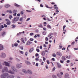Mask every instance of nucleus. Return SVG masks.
<instances>
[{"instance_id": "obj_35", "label": "nucleus", "mask_w": 78, "mask_h": 78, "mask_svg": "<svg viewBox=\"0 0 78 78\" xmlns=\"http://www.w3.org/2000/svg\"><path fill=\"white\" fill-rule=\"evenodd\" d=\"M64 61H63L62 60H60V62H61V63L62 64H63V63H64Z\"/></svg>"}, {"instance_id": "obj_31", "label": "nucleus", "mask_w": 78, "mask_h": 78, "mask_svg": "<svg viewBox=\"0 0 78 78\" xmlns=\"http://www.w3.org/2000/svg\"><path fill=\"white\" fill-rule=\"evenodd\" d=\"M41 55L43 56H45V53L44 52H43L41 54Z\"/></svg>"}, {"instance_id": "obj_49", "label": "nucleus", "mask_w": 78, "mask_h": 78, "mask_svg": "<svg viewBox=\"0 0 78 78\" xmlns=\"http://www.w3.org/2000/svg\"><path fill=\"white\" fill-rule=\"evenodd\" d=\"M34 34H33V33H31L30 34V36H32V35H33Z\"/></svg>"}, {"instance_id": "obj_33", "label": "nucleus", "mask_w": 78, "mask_h": 78, "mask_svg": "<svg viewBox=\"0 0 78 78\" xmlns=\"http://www.w3.org/2000/svg\"><path fill=\"white\" fill-rule=\"evenodd\" d=\"M19 51L21 54H23V52L22 51Z\"/></svg>"}, {"instance_id": "obj_54", "label": "nucleus", "mask_w": 78, "mask_h": 78, "mask_svg": "<svg viewBox=\"0 0 78 78\" xmlns=\"http://www.w3.org/2000/svg\"><path fill=\"white\" fill-rule=\"evenodd\" d=\"M40 49H42V45L40 46Z\"/></svg>"}, {"instance_id": "obj_23", "label": "nucleus", "mask_w": 78, "mask_h": 78, "mask_svg": "<svg viewBox=\"0 0 78 78\" xmlns=\"http://www.w3.org/2000/svg\"><path fill=\"white\" fill-rule=\"evenodd\" d=\"M21 40L22 42H23L24 44L25 43V41H24V40H23V38H21Z\"/></svg>"}, {"instance_id": "obj_13", "label": "nucleus", "mask_w": 78, "mask_h": 78, "mask_svg": "<svg viewBox=\"0 0 78 78\" xmlns=\"http://www.w3.org/2000/svg\"><path fill=\"white\" fill-rule=\"evenodd\" d=\"M14 19L16 21H17L19 20V17H16L14 18Z\"/></svg>"}, {"instance_id": "obj_27", "label": "nucleus", "mask_w": 78, "mask_h": 78, "mask_svg": "<svg viewBox=\"0 0 78 78\" xmlns=\"http://www.w3.org/2000/svg\"><path fill=\"white\" fill-rule=\"evenodd\" d=\"M38 27H40V28H43V26H42V24L38 25Z\"/></svg>"}, {"instance_id": "obj_24", "label": "nucleus", "mask_w": 78, "mask_h": 78, "mask_svg": "<svg viewBox=\"0 0 78 78\" xmlns=\"http://www.w3.org/2000/svg\"><path fill=\"white\" fill-rule=\"evenodd\" d=\"M69 75L68 74L66 73L65 74V78H67V77H69Z\"/></svg>"}, {"instance_id": "obj_18", "label": "nucleus", "mask_w": 78, "mask_h": 78, "mask_svg": "<svg viewBox=\"0 0 78 78\" xmlns=\"http://www.w3.org/2000/svg\"><path fill=\"white\" fill-rule=\"evenodd\" d=\"M5 7L6 8H9V7H10V5L8 4H6V5H5Z\"/></svg>"}, {"instance_id": "obj_36", "label": "nucleus", "mask_w": 78, "mask_h": 78, "mask_svg": "<svg viewBox=\"0 0 78 78\" xmlns=\"http://www.w3.org/2000/svg\"><path fill=\"white\" fill-rule=\"evenodd\" d=\"M12 28H15V27H16L15 26L14 24H12Z\"/></svg>"}, {"instance_id": "obj_47", "label": "nucleus", "mask_w": 78, "mask_h": 78, "mask_svg": "<svg viewBox=\"0 0 78 78\" xmlns=\"http://www.w3.org/2000/svg\"><path fill=\"white\" fill-rule=\"evenodd\" d=\"M55 67H54L53 69H52V71L53 72H54V71H55Z\"/></svg>"}, {"instance_id": "obj_34", "label": "nucleus", "mask_w": 78, "mask_h": 78, "mask_svg": "<svg viewBox=\"0 0 78 78\" xmlns=\"http://www.w3.org/2000/svg\"><path fill=\"white\" fill-rule=\"evenodd\" d=\"M45 40L46 41H48V37H46L45 38Z\"/></svg>"}, {"instance_id": "obj_21", "label": "nucleus", "mask_w": 78, "mask_h": 78, "mask_svg": "<svg viewBox=\"0 0 78 78\" xmlns=\"http://www.w3.org/2000/svg\"><path fill=\"white\" fill-rule=\"evenodd\" d=\"M12 23H16V22H17L16 20L14 19V18L12 20Z\"/></svg>"}, {"instance_id": "obj_28", "label": "nucleus", "mask_w": 78, "mask_h": 78, "mask_svg": "<svg viewBox=\"0 0 78 78\" xmlns=\"http://www.w3.org/2000/svg\"><path fill=\"white\" fill-rule=\"evenodd\" d=\"M52 34H53L52 33H50L48 35V37H50V36H51V35Z\"/></svg>"}, {"instance_id": "obj_32", "label": "nucleus", "mask_w": 78, "mask_h": 78, "mask_svg": "<svg viewBox=\"0 0 78 78\" xmlns=\"http://www.w3.org/2000/svg\"><path fill=\"white\" fill-rule=\"evenodd\" d=\"M66 58H68V59H70V55L67 56Z\"/></svg>"}, {"instance_id": "obj_46", "label": "nucleus", "mask_w": 78, "mask_h": 78, "mask_svg": "<svg viewBox=\"0 0 78 78\" xmlns=\"http://www.w3.org/2000/svg\"><path fill=\"white\" fill-rule=\"evenodd\" d=\"M59 47L60 48H62V46L61 45H59Z\"/></svg>"}, {"instance_id": "obj_2", "label": "nucleus", "mask_w": 78, "mask_h": 78, "mask_svg": "<svg viewBox=\"0 0 78 78\" xmlns=\"http://www.w3.org/2000/svg\"><path fill=\"white\" fill-rule=\"evenodd\" d=\"M9 74L8 73H5L4 74H2L1 76V77L2 78H5L7 76H8Z\"/></svg>"}, {"instance_id": "obj_52", "label": "nucleus", "mask_w": 78, "mask_h": 78, "mask_svg": "<svg viewBox=\"0 0 78 78\" xmlns=\"http://www.w3.org/2000/svg\"><path fill=\"white\" fill-rule=\"evenodd\" d=\"M4 27H7V25L6 24H4Z\"/></svg>"}, {"instance_id": "obj_39", "label": "nucleus", "mask_w": 78, "mask_h": 78, "mask_svg": "<svg viewBox=\"0 0 78 78\" xmlns=\"http://www.w3.org/2000/svg\"><path fill=\"white\" fill-rule=\"evenodd\" d=\"M18 45V44H15L14 46L15 47H17Z\"/></svg>"}, {"instance_id": "obj_1", "label": "nucleus", "mask_w": 78, "mask_h": 78, "mask_svg": "<svg viewBox=\"0 0 78 78\" xmlns=\"http://www.w3.org/2000/svg\"><path fill=\"white\" fill-rule=\"evenodd\" d=\"M12 69L13 71H11V70L8 71V68L7 67H5L2 70V73H3V72H8V73H10L14 74V72H17V70L14 68V66L12 67Z\"/></svg>"}, {"instance_id": "obj_50", "label": "nucleus", "mask_w": 78, "mask_h": 78, "mask_svg": "<svg viewBox=\"0 0 78 78\" xmlns=\"http://www.w3.org/2000/svg\"><path fill=\"white\" fill-rule=\"evenodd\" d=\"M36 56H39V54L37 53H36L35 54Z\"/></svg>"}, {"instance_id": "obj_10", "label": "nucleus", "mask_w": 78, "mask_h": 78, "mask_svg": "<svg viewBox=\"0 0 78 78\" xmlns=\"http://www.w3.org/2000/svg\"><path fill=\"white\" fill-rule=\"evenodd\" d=\"M3 50V46L2 44H0V50Z\"/></svg>"}, {"instance_id": "obj_29", "label": "nucleus", "mask_w": 78, "mask_h": 78, "mask_svg": "<svg viewBox=\"0 0 78 78\" xmlns=\"http://www.w3.org/2000/svg\"><path fill=\"white\" fill-rule=\"evenodd\" d=\"M17 12V11L16 10H14L13 11V13H16Z\"/></svg>"}, {"instance_id": "obj_16", "label": "nucleus", "mask_w": 78, "mask_h": 78, "mask_svg": "<svg viewBox=\"0 0 78 78\" xmlns=\"http://www.w3.org/2000/svg\"><path fill=\"white\" fill-rule=\"evenodd\" d=\"M25 62L26 63V64H27V65H30V64H31V63H30L28 61H25Z\"/></svg>"}, {"instance_id": "obj_42", "label": "nucleus", "mask_w": 78, "mask_h": 78, "mask_svg": "<svg viewBox=\"0 0 78 78\" xmlns=\"http://www.w3.org/2000/svg\"><path fill=\"white\" fill-rule=\"evenodd\" d=\"M54 9H56V10H58V8L57 7H54Z\"/></svg>"}, {"instance_id": "obj_6", "label": "nucleus", "mask_w": 78, "mask_h": 78, "mask_svg": "<svg viewBox=\"0 0 78 78\" xmlns=\"http://www.w3.org/2000/svg\"><path fill=\"white\" fill-rule=\"evenodd\" d=\"M66 26L65 25L63 27V30L64 31L63 32V34H65V32H66V30H65V28H66Z\"/></svg>"}, {"instance_id": "obj_48", "label": "nucleus", "mask_w": 78, "mask_h": 78, "mask_svg": "<svg viewBox=\"0 0 78 78\" xmlns=\"http://www.w3.org/2000/svg\"><path fill=\"white\" fill-rule=\"evenodd\" d=\"M43 61H44V62H45V58H44V57H43Z\"/></svg>"}, {"instance_id": "obj_9", "label": "nucleus", "mask_w": 78, "mask_h": 78, "mask_svg": "<svg viewBox=\"0 0 78 78\" xmlns=\"http://www.w3.org/2000/svg\"><path fill=\"white\" fill-rule=\"evenodd\" d=\"M61 59H62V60L63 61H65V60H66V58H65L64 56H62V57Z\"/></svg>"}, {"instance_id": "obj_64", "label": "nucleus", "mask_w": 78, "mask_h": 78, "mask_svg": "<svg viewBox=\"0 0 78 78\" xmlns=\"http://www.w3.org/2000/svg\"><path fill=\"white\" fill-rule=\"evenodd\" d=\"M74 50H78V48H74Z\"/></svg>"}, {"instance_id": "obj_62", "label": "nucleus", "mask_w": 78, "mask_h": 78, "mask_svg": "<svg viewBox=\"0 0 78 78\" xmlns=\"http://www.w3.org/2000/svg\"><path fill=\"white\" fill-rule=\"evenodd\" d=\"M45 6L46 8H49V7H48V6L47 5H45Z\"/></svg>"}, {"instance_id": "obj_58", "label": "nucleus", "mask_w": 78, "mask_h": 78, "mask_svg": "<svg viewBox=\"0 0 78 78\" xmlns=\"http://www.w3.org/2000/svg\"><path fill=\"white\" fill-rule=\"evenodd\" d=\"M69 62H70V60H67L66 61V62H67V63H69Z\"/></svg>"}, {"instance_id": "obj_7", "label": "nucleus", "mask_w": 78, "mask_h": 78, "mask_svg": "<svg viewBox=\"0 0 78 78\" xmlns=\"http://www.w3.org/2000/svg\"><path fill=\"white\" fill-rule=\"evenodd\" d=\"M21 66L22 65H20V64H18L16 65V67L18 69H20V68L21 67Z\"/></svg>"}, {"instance_id": "obj_4", "label": "nucleus", "mask_w": 78, "mask_h": 78, "mask_svg": "<svg viewBox=\"0 0 78 78\" xmlns=\"http://www.w3.org/2000/svg\"><path fill=\"white\" fill-rule=\"evenodd\" d=\"M1 57L2 58H5V57H6V55H5V54L3 53H2L1 55Z\"/></svg>"}, {"instance_id": "obj_22", "label": "nucleus", "mask_w": 78, "mask_h": 78, "mask_svg": "<svg viewBox=\"0 0 78 78\" xmlns=\"http://www.w3.org/2000/svg\"><path fill=\"white\" fill-rule=\"evenodd\" d=\"M22 71L24 73H26L27 74V71H26V70H25V69H23L22 70Z\"/></svg>"}, {"instance_id": "obj_20", "label": "nucleus", "mask_w": 78, "mask_h": 78, "mask_svg": "<svg viewBox=\"0 0 78 78\" xmlns=\"http://www.w3.org/2000/svg\"><path fill=\"white\" fill-rule=\"evenodd\" d=\"M27 72L29 73V74H32V72L31 71V70H27Z\"/></svg>"}, {"instance_id": "obj_45", "label": "nucleus", "mask_w": 78, "mask_h": 78, "mask_svg": "<svg viewBox=\"0 0 78 78\" xmlns=\"http://www.w3.org/2000/svg\"><path fill=\"white\" fill-rule=\"evenodd\" d=\"M47 64H50V62H49V60H47Z\"/></svg>"}, {"instance_id": "obj_63", "label": "nucleus", "mask_w": 78, "mask_h": 78, "mask_svg": "<svg viewBox=\"0 0 78 78\" xmlns=\"http://www.w3.org/2000/svg\"><path fill=\"white\" fill-rule=\"evenodd\" d=\"M36 66H37V67L38 66V63H36Z\"/></svg>"}, {"instance_id": "obj_14", "label": "nucleus", "mask_w": 78, "mask_h": 78, "mask_svg": "<svg viewBox=\"0 0 78 78\" xmlns=\"http://www.w3.org/2000/svg\"><path fill=\"white\" fill-rule=\"evenodd\" d=\"M47 27L49 29H51V26L49 24L47 25Z\"/></svg>"}, {"instance_id": "obj_8", "label": "nucleus", "mask_w": 78, "mask_h": 78, "mask_svg": "<svg viewBox=\"0 0 78 78\" xmlns=\"http://www.w3.org/2000/svg\"><path fill=\"white\" fill-rule=\"evenodd\" d=\"M57 66L58 68L59 69H60L61 68V65L59 63H57Z\"/></svg>"}, {"instance_id": "obj_44", "label": "nucleus", "mask_w": 78, "mask_h": 78, "mask_svg": "<svg viewBox=\"0 0 78 78\" xmlns=\"http://www.w3.org/2000/svg\"><path fill=\"white\" fill-rule=\"evenodd\" d=\"M23 19L22 18H20L19 20L20 21H22Z\"/></svg>"}, {"instance_id": "obj_55", "label": "nucleus", "mask_w": 78, "mask_h": 78, "mask_svg": "<svg viewBox=\"0 0 78 78\" xmlns=\"http://www.w3.org/2000/svg\"><path fill=\"white\" fill-rule=\"evenodd\" d=\"M9 18H10V19H11V18H12V16H11V15H10V16H9Z\"/></svg>"}, {"instance_id": "obj_43", "label": "nucleus", "mask_w": 78, "mask_h": 78, "mask_svg": "<svg viewBox=\"0 0 78 78\" xmlns=\"http://www.w3.org/2000/svg\"><path fill=\"white\" fill-rule=\"evenodd\" d=\"M22 34V32H20L19 33H18L17 34V36H19V35H20V34Z\"/></svg>"}, {"instance_id": "obj_51", "label": "nucleus", "mask_w": 78, "mask_h": 78, "mask_svg": "<svg viewBox=\"0 0 78 78\" xmlns=\"http://www.w3.org/2000/svg\"><path fill=\"white\" fill-rule=\"evenodd\" d=\"M30 20V18H28L27 20H26V21H28V20Z\"/></svg>"}, {"instance_id": "obj_60", "label": "nucleus", "mask_w": 78, "mask_h": 78, "mask_svg": "<svg viewBox=\"0 0 78 78\" xmlns=\"http://www.w3.org/2000/svg\"><path fill=\"white\" fill-rule=\"evenodd\" d=\"M27 55H28V53H27V52H26L25 53V55L26 56H27Z\"/></svg>"}, {"instance_id": "obj_11", "label": "nucleus", "mask_w": 78, "mask_h": 78, "mask_svg": "<svg viewBox=\"0 0 78 78\" xmlns=\"http://www.w3.org/2000/svg\"><path fill=\"white\" fill-rule=\"evenodd\" d=\"M34 50V48L33 47L32 48L30 49L29 50V52L30 53H31Z\"/></svg>"}, {"instance_id": "obj_37", "label": "nucleus", "mask_w": 78, "mask_h": 78, "mask_svg": "<svg viewBox=\"0 0 78 78\" xmlns=\"http://www.w3.org/2000/svg\"><path fill=\"white\" fill-rule=\"evenodd\" d=\"M52 56L53 57H56V54L54 53L53 54H52Z\"/></svg>"}, {"instance_id": "obj_25", "label": "nucleus", "mask_w": 78, "mask_h": 78, "mask_svg": "<svg viewBox=\"0 0 78 78\" xmlns=\"http://www.w3.org/2000/svg\"><path fill=\"white\" fill-rule=\"evenodd\" d=\"M7 12H9V13H10V14H11L12 13V11L11 10H8L7 11Z\"/></svg>"}, {"instance_id": "obj_59", "label": "nucleus", "mask_w": 78, "mask_h": 78, "mask_svg": "<svg viewBox=\"0 0 78 78\" xmlns=\"http://www.w3.org/2000/svg\"><path fill=\"white\" fill-rule=\"evenodd\" d=\"M43 30L44 31H46V28H43Z\"/></svg>"}, {"instance_id": "obj_53", "label": "nucleus", "mask_w": 78, "mask_h": 78, "mask_svg": "<svg viewBox=\"0 0 78 78\" xmlns=\"http://www.w3.org/2000/svg\"><path fill=\"white\" fill-rule=\"evenodd\" d=\"M21 14H22V15L23 14V11H21Z\"/></svg>"}, {"instance_id": "obj_57", "label": "nucleus", "mask_w": 78, "mask_h": 78, "mask_svg": "<svg viewBox=\"0 0 78 78\" xmlns=\"http://www.w3.org/2000/svg\"><path fill=\"white\" fill-rule=\"evenodd\" d=\"M52 61H55V58H52Z\"/></svg>"}, {"instance_id": "obj_30", "label": "nucleus", "mask_w": 78, "mask_h": 78, "mask_svg": "<svg viewBox=\"0 0 78 78\" xmlns=\"http://www.w3.org/2000/svg\"><path fill=\"white\" fill-rule=\"evenodd\" d=\"M57 76H58L59 78H61L62 77V76L61 75L59 74H57Z\"/></svg>"}, {"instance_id": "obj_19", "label": "nucleus", "mask_w": 78, "mask_h": 78, "mask_svg": "<svg viewBox=\"0 0 78 78\" xmlns=\"http://www.w3.org/2000/svg\"><path fill=\"white\" fill-rule=\"evenodd\" d=\"M14 6H16V7H18V8L20 7V5H18V4H17L16 3H15L14 4Z\"/></svg>"}, {"instance_id": "obj_61", "label": "nucleus", "mask_w": 78, "mask_h": 78, "mask_svg": "<svg viewBox=\"0 0 78 78\" xmlns=\"http://www.w3.org/2000/svg\"><path fill=\"white\" fill-rule=\"evenodd\" d=\"M39 60V58H35V60L36 61H38Z\"/></svg>"}, {"instance_id": "obj_26", "label": "nucleus", "mask_w": 78, "mask_h": 78, "mask_svg": "<svg viewBox=\"0 0 78 78\" xmlns=\"http://www.w3.org/2000/svg\"><path fill=\"white\" fill-rule=\"evenodd\" d=\"M7 78H14V76H10L7 77Z\"/></svg>"}, {"instance_id": "obj_3", "label": "nucleus", "mask_w": 78, "mask_h": 78, "mask_svg": "<svg viewBox=\"0 0 78 78\" xmlns=\"http://www.w3.org/2000/svg\"><path fill=\"white\" fill-rule=\"evenodd\" d=\"M5 21L7 22L6 24L7 25H9L11 24V22H10L9 20L8 19H5Z\"/></svg>"}, {"instance_id": "obj_5", "label": "nucleus", "mask_w": 78, "mask_h": 78, "mask_svg": "<svg viewBox=\"0 0 78 78\" xmlns=\"http://www.w3.org/2000/svg\"><path fill=\"white\" fill-rule=\"evenodd\" d=\"M4 63L6 66H8V67H9L10 66L9 65V63L8 62H5Z\"/></svg>"}, {"instance_id": "obj_40", "label": "nucleus", "mask_w": 78, "mask_h": 78, "mask_svg": "<svg viewBox=\"0 0 78 78\" xmlns=\"http://www.w3.org/2000/svg\"><path fill=\"white\" fill-rule=\"evenodd\" d=\"M0 28H4V26H3V25H2L0 27Z\"/></svg>"}, {"instance_id": "obj_12", "label": "nucleus", "mask_w": 78, "mask_h": 78, "mask_svg": "<svg viewBox=\"0 0 78 78\" xmlns=\"http://www.w3.org/2000/svg\"><path fill=\"white\" fill-rule=\"evenodd\" d=\"M57 55H58V56H62V54L61 52H57L56 53Z\"/></svg>"}, {"instance_id": "obj_41", "label": "nucleus", "mask_w": 78, "mask_h": 78, "mask_svg": "<svg viewBox=\"0 0 78 78\" xmlns=\"http://www.w3.org/2000/svg\"><path fill=\"white\" fill-rule=\"evenodd\" d=\"M36 51H37V52H39V49L38 48H37L36 49Z\"/></svg>"}, {"instance_id": "obj_56", "label": "nucleus", "mask_w": 78, "mask_h": 78, "mask_svg": "<svg viewBox=\"0 0 78 78\" xmlns=\"http://www.w3.org/2000/svg\"><path fill=\"white\" fill-rule=\"evenodd\" d=\"M30 40L31 41H33V38H30Z\"/></svg>"}, {"instance_id": "obj_15", "label": "nucleus", "mask_w": 78, "mask_h": 78, "mask_svg": "<svg viewBox=\"0 0 78 78\" xmlns=\"http://www.w3.org/2000/svg\"><path fill=\"white\" fill-rule=\"evenodd\" d=\"M31 44H32V42H31L30 41H28L26 45H30Z\"/></svg>"}, {"instance_id": "obj_38", "label": "nucleus", "mask_w": 78, "mask_h": 78, "mask_svg": "<svg viewBox=\"0 0 78 78\" xmlns=\"http://www.w3.org/2000/svg\"><path fill=\"white\" fill-rule=\"evenodd\" d=\"M53 78H56V76L55 75H53L52 76Z\"/></svg>"}, {"instance_id": "obj_17", "label": "nucleus", "mask_w": 78, "mask_h": 78, "mask_svg": "<svg viewBox=\"0 0 78 78\" xmlns=\"http://www.w3.org/2000/svg\"><path fill=\"white\" fill-rule=\"evenodd\" d=\"M5 32L4 31L2 32V33L1 34V36H4V35H5Z\"/></svg>"}]
</instances>
